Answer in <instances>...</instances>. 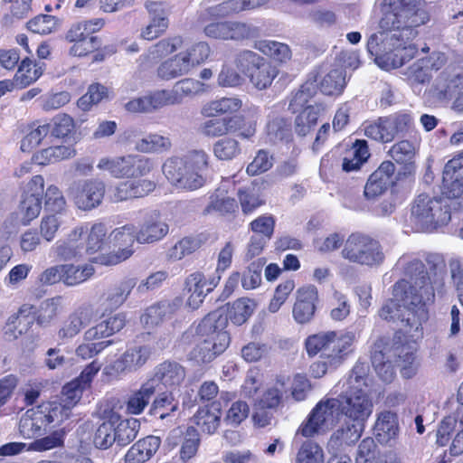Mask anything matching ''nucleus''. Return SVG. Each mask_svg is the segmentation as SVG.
Listing matches in <instances>:
<instances>
[{
	"instance_id": "1",
	"label": "nucleus",
	"mask_w": 463,
	"mask_h": 463,
	"mask_svg": "<svg viewBox=\"0 0 463 463\" xmlns=\"http://www.w3.org/2000/svg\"><path fill=\"white\" fill-rule=\"evenodd\" d=\"M405 260V258L399 260L405 279L394 284L392 298L384 303L379 316L384 320L401 323L409 332L419 333L422 323L428 320L427 305L433 303L435 290L423 262L418 259Z\"/></svg>"
},
{
	"instance_id": "2",
	"label": "nucleus",
	"mask_w": 463,
	"mask_h": 463,
	"mask_svg": "<svg viewBox=\"0 0 463 463\" xmlns=\"http://www.w3.org/2000/svg\"><path fill=\"white\" fill-rule=\"evenodd\" d=\"M355 340L353 332H323L310 335L306 340V349L309 356L320 354V361L313 363L310 371L315 378L322 377L328 367L340 365L351 353V346Z\"/></svg>"
},
{
	"instance_id": "3",
	"label": "nucleus",
	"mask_w": 463,
	"mask_h": 463,
	"mask_svg": "<svg viewBox=\"0 0 463 463\" xmlns=\"http://www.w3.org/2000/svg\"><path fill=\"white\" fill-rule=\"evenodd\" d=\"M407 33L413 31H376L367 41V50L379 64L400 68L417 53L419 46L411 43ZM417 31H414V35Z\"/></svg>"
},
{
	"instance_id": "4",
	"label": "nucleus",
	"mask_w": 463,
	"mask_h": 463,
	"mask_svg": "<svg viewBox=\"0 0 463 463\" xmlns=\"http://www.w3.org/2000/svg\"><path fill=\"white\" fill-rule=\"evenodd\" d=\"M226 326L227 316L222 310H215L205 316L196 327L195 332L202 339L190 352V359L205 364L222 354L230 344Z\"/></svg>"
},
{
	"instance_id": "5",
	"label": "nucleus",
	"mask_w": 463,
	"mask_h": 463,
	"mask_svg": "<svg viewBox=\"0 0 463 463\" xmlns=\"http://www.w3.org/2000/svg\"><path fill=\"white\" fill-rule=\"evenodd\" d=\"M460 206L459 202L420 194L414 200L411 215L422 231L431 232L447 225L451 220L452 210H459Z\"/></svg>"
},
{
	"instance_id": "6",
	"label": "nucleus",
	"mask_w": 463,
	"mask_h": 463,
	"mask_svg": "<svg viewBox=\"0 0 463 463\" xmlns=\"http://www.w3.org/2000/svg\"><path fill=\"white\" fill-rule=\"evenodd\" d=\"M64 409L57 402H43L29 409L20 419L19 432L24 439L43 435L48 426L56 427L64 420Z\"/></svg>"
},
{
	"instance_id": "7",
	"label": "nucleus",
	"mask_w": 463,
	"mask_h": 463,
	"mask_svg": "<svg viewBox=\"0 0 463 463\" xmlns=\"http://www.w3.org/2000/svg\"><path fill=\"white\" fill-rule=\"evenodd\" d=\"M388 9L380 20V29H411L429 20L428 14L420 8L421 0H384Z\"/></svg>"
},
{
	"instance_id": "8",
	"label": "nucleus",
	"mask_w": 463,
	"mask_h": 463,
	"mask_svg": "<svg viewBox=\"0 0 463 463\" xmlns=\"http://www.w3.org/2000/svg\"><path fill=\"white\" fill-rule=\"evenodd\" d=\"M341 254L350 262L370 268L382 265L385 260L381 243L362 233L349 235L345 241Z\"/></svg>"
},
{
	"instance_id": "9",
	"label": "nucleus",
	"mask_w": 463,
	"mask_h": 463,
	"mask_svg": "<svg viewBox=\"0 0 463 463\" xmlns=\"http://www.w3.org/2000/svg\"><path fill=\"white\" fill-rule=\"evenodd\" d=\"M413 128L412 117L405 112H399L381 117L376 121L366 125L364 136L382 143L392 141L398 136H405Z\"/></svg>"
},
{
	"instance_id": "10",
	"label": "nucleus",
	"mask_w": 463,
	"mask_h": 463,
	"mask_svg": "<svg viewBox=\"0 0 463 463\" xmlns=\"http://www.w3.org/2000/svg\"><path fill=\"white\" fill-rule=\"evenodd\" d=\"M151 345H135L128 348L118 359L106 365L102 371L108 381L118 380L144 366L153 354Z\"/></svg>"
},
{
	"instance_id": "11",
	"label": "nucleus",
	"mask_w": 463,
	"mask_h": 463,
	"mask_svg": "<svg viewBox=\"0 0 463 463\" xmlns=\"http://www.w3.org/2000/svg\"><path fill=\"white\" fill-rule=\"evenodd\" d=\"M337 398L319 402L310 412L307 421L301 425L298 432L308 438L332 428L341 416Z\"/></svg>"
},
{
	"instance_id": "12",
	"label": "nucleus",
	"mask_w": 463,
	"mask_h": 463,
	"mask_svg": "<svg viewBox=\"0 0 463 463\" xmlns=\"http://www.w3.org/2000/svg\"><path fill=\"white\" fill-rule=\"evenodd\" d=\"M162 170L169 182L180 189L196 190L205 183L204 175L191 167H187L181 157L168 158L164 163Z\"/></svg>"
},
{
	"instance_id": "13",
	"label": "nucleus",
	"mask_w": 463,
	"mask_h": 463,
	"mask_svg": "<svg viewBox=\"0 0 463 463\" xmlns=\"http://www.w3.org/2000/svg\"><path fill=\"white\" fill-rule=\"evenodd\" d=\"M341 415L354 422L364 424L373 412V404L368 394L362 389L352 388L337 398Z\"/></svg>"
},
{
	"instance_id": "14",
	"label": "nucleus",
	"mask_w": 463,
	"mask_h": 463,
	"mask_svg": "<svg viewBox=\"0 0 463 463\" xmlns=\"http://www.w3.org/2000/svg\"><path fill=\"white\" fill-rule=\"evenodd\" d=\"M69 190L77 208L82 211H91L101 204L106 185L103 181L89 179L72 184Z\"/></svg>"
},
{
	"instance_id": "15",
	"label": "nucleus",
	"mask_w": 463,
	"mask_h": 463,
	"mask_svg": "<svg viewBox=\"0 0 463 463\" xmlns=\"http://www.w3.org/2000/svg\"><path fill=\"white\" fill-rule=\"evenodd\" d=\"M43 188L44 180L42 175H34L27 184L19 203V214L24 225H28L39 216L42 210Z\"/></svg>"
},
{
	"instance_id": "16",
	"label": "nucleus",
	"mask_w": 463,
	"mask_h": 463,
	"mask_svg": "<svg viewBox=\"0 0 463 463\" xmlns=\"http://www.w3.org/2000/svg\"><path fill=\"white\" fill-rule=\"evenodd\" d=\"M96 317L94 307L90 304L79 306L63 321L57 335L62 342H67L76 336L82 328L89 326Z\"/></svg>"
},
{
	"instance_id": "17",
	"label": "nucleus",
	"mask_w": 463,
	"mask_h": 463,
	"mask_svg": "<svg viewBox=\"0 0 463 463\" xmlns=\"http://www.w3.org/2000/svg\"><path fill=\"white\" fill-rule=\"evenodd\" d=\"M221 275L206 279L200 271L190 274L185 279V288L190 293L187 299V305L192 309H197L203 303V298L210 293L220 282Z\"/></svg>"
},
{
	"instance_id": "18",
	"label": "nucleus",
	"mask_w": 463,
	"mask_h": 463,
	"mask_svg": "<svg viewBox=\"0 0 463 463\" xmlns=\"http://www.w3.org/2000/svg\"><path fill=\"white\" fill-rule=\"evenodd\" d=\"M177 105L172 90H157L125 104L129 112H152L165 106Z\"/></svg>"
},
{
	"instance_id": "19",
	"label": "nucleus",
	"mask_w": 463,
	"mask_h": 463,
	"mask_svg": "<svg viewBox=\"0 0 463 463\" xmlns=\"http://www.w3.org/2000/svg\"><path fill=\"white\" fill-rule=\"evenodd\" d=\"M317 300L318 293L315 286L309 285L298 288L292 309L294 320L301 325L310 323L316 313Z\"/></svg>"
},
{
	"instance_id": "20",
	"label": "nucleus",
	"mask_w": 463,
	"mask_h": 463,
	"mask_svg": "<svg viewBox=\"0 0 463 463\" xmlns=\"http://www.w3.org/2000/svg\"><path fill=\"white\" fill-rule=\"evenodd\" d=\"M185 378L184 368L175 361H165L155 368L154 376L148 382H154V387L157 392L159 384L165 387L178 386Z\"/></svg>"
},
{
	"instance_id": "21",
	"label": "nucleus",
	"mask_w": 463,
	"mask_h": 463,
	"mask_svg": "<svg viewBox=\"0 0 463 463\" xmlns=\"http://www.w3.org/2000/svg\"><path fill=\"white\" fill-rule=\"evenodd\" d=\"M169 231L168 224L163 222L156 211L151 212L137 232V241L139 243H153L162 240Z\"/></svg>"
},
{
	"instance_id": "22",
	"label": "nucleus",
	"mask_w": 463,
	"mask_h": 463,
	"mask_svg": "<svg viewBox=\"0 0 463 463\" xmlns=\"http://www.w3.org/2000/svg\"><path fill=\"white\" fill-rule=\"evenodd\" d=\"M126 323V314L123 312L117 313L86 330L84 333V340L87 342H92L109 337L123 329Z\"/></svg>"
},
{
	"instance_id": "23",
	"label": "nucleus",
	"mask_w": 463,
	"mask_h": 463,
	"mask_svg": "<svg viewBox=\"0 0 463 463\" xmlns=\"http://www.w3.org/2000/svg\"><path fill=\"white\" fill-rule=\"evenodd\" d=\"M387 351L389 356L394 358L397 365L402 366V374L406 378H411L415 373V369L412 367L415 361V343L402 344L401 341H394Z\"/></svg>"
},
{
	"instance_id": "24",
	"label": "nucleus",
	"mask_w": 463,
	"mask_h": 463,
	"mask_svg": "<svg viewBox=\"0 0 463 463\" xmlns=\"http://www.w3.org/2000/svg\"><path fill=\"white\" fill-rule=\"evenodd\" d=\"M161 444L160 438L147 436L137 441L125 455V463H146L158 450Z\"/></svg>"
},
{
	"instance_id": "25",
	"label": "nucleus",
	"mask_w": 463,
	"mask_h": 463,
	"mask_svg": "<svg viewBox=\"0 0 463 463\" xmlns=\"http://www.w3.org/2000/svg\"><path fill=\"white\" fill-rule=\"evenodd\" d=\"M182 438L180 449V457L183 460L192 458L197 452L200 438L198 430L194 427H188L184 433L180 429L173 430L167 437V442L170 446L175 447L177 442L175 440Z\"/></svg>"
},
{
	"instance_id": "26",
	"label": "nucleus",
	"mask_w": 463,
	"mask_h": 463,
	"mask_svg": "<svg viewBox=\"0 0 463 463\" xmlns=\"http://www.w3.org/2000/svg\"><path fill=\"white\" fill-rule=\"evenodd\" d=\"M86 230L83 226L76 227L65 241H58L55 246L56 255L64 260L81 255L85 251L82 235Z\"/></svg>"
},
{
	"instance_id": "27",
	"label": "nucleus",
	"mask_w": 463,
	"mask_h": 463,
	"mask_svg": "<svg viewBox=\"0 0 463 463\" xmlns=\"http://www.w3.org/2000/svg\"><path fill=\"white\" fill-rule=\"evenodd\" d=\"M136 285V279L128 278L109 288L103 302L104 311L111 312L121 307Z\"/></svg>"
},
{
	"instance_id": "28",
	"label": "nucleus",
	"mask_w": 463,
	"mask_h": 463,
	"mask_svg": "<svg viewBox=\"0 0 463 463\" xmlns=\"http://www.w3.org/2000/svg\"><path fill=\"white\" fill-rule=\"evenodd\" d=\"M241 120L242 118L239 116L211 118L201 125L200 131L206 137H222L227 133L235 132L239 128Z\"/></svg>"
},
{
	"instance_id": "29",
	"label": "nucleus",
	"mask_w": 463,
	"mask_h": 463,
	"mask_svg": "<svg viewBox=\"0 0 463 463\" xmlns=\"http://www.w3.org/2000/svg\"><path fill=\"white\" fill-rule=\"evenodd\" d=\"M66 39L73 45L70 49V53L73 56H85L94 52L99 47V40L92 35L91 33L80 31H68Z\"/></svg>"
},
{
	"instance_id": "30",
	"label": "nucleus",
	"mask_w": 463,
	"mask_h": 463,
	"mask_svg": "<svg viewBox=\"0 0 463 463\" xmlns=\"http://www.w3.org/2000/svg\"><path fill=\"white\" fill-rule=\"evenodd\" d=\"M221 415L220 403L213 402L211 405L200 408L193 420L203 432L213 434L220 425Z\"/></svg>"
},
{
	"instance_id": "31",
	"label": "nucleus",
	"mask_w": 463,
	"mask_h": 463,
	"mask_svg": "<svg viewBox=\"0 0 463 463\" xmlns=\"http://www.w3.org/2000/svg\"><path fill=\"white\" fill-rule=\"evenodd\" d=\"M266 135L269 141L274 144L290 142L293 137L290 120L281 116H269L266 124Z\"/></svg>"
},
{
	"instance_id": "32",
	"label": "nucleus",
	"mask_w": 463,
	"mask_h": 463,
	"mask_svg": "<svg viewBox=\"0 0 463 463\" xmlns=\"http://www.w3.org/2000/svg\"><path fill=\"white\" fill-rule=\"evenodd\" d=\"M383 344V340H379L374 344L373 351L372 353V364L377 375L384 383H391L395 377V366L389 356V352L378 350Z\"/></svg>"
},
{
	"instance_id": "33",
	"label": "nucleus",
	"mask_w": 463,
	"mask_h": 463,
	"mask_svg": "<svg viewBox=\"0 0 463 463\" xmlns=\"http://www.w3.org/2000/svg\"><path fill=\"white\" fill-rule=\"evenodd\" d=\"M179 411V401L173 391L158 392L152 402L149 413L160 420L174 416Z\"/></svg>"
},
{
	"instance_id": "34",
	"label": "nucleus",
	"mask_w": 463,
	"mask_h": 463,
	"mask_svg": "<svg viewBox=\"0 0 463 463\" xmlns=\"http://www.w3.org/2000/svg\"><path fill=\"white\" fill-rule=\"evenodd\" d=\"M109 237L115 245L121 249L120 255L118 256L119 260H127L132 255L133 250L131 247L135 241H137V232L135 225L126 224L122 227L116 228L110 233Z\"/></svg>"
},
{
	"instance_id": "35",
	"label": "nucleus",
	"mask_w": 463,
	"mask_h": 463,
	"mask_svg": "<svg viewBox=\"0 0 463 463\" xmlns=\"http://www.w3.org/2000/svg\"><path fill=\"white\" fill-rule=\"evenodd\" d=\"M156 393L154 382H145L140 388L133 392L127 402V411L131 414H140Z\"/></svg>"
},
{
	"instance_id": "36",
	"label": "nucleus",
	"mask_w": 463,
	"mask_h": 463,
	"mask_svg": "<svg viewBox=\"0 0 463 463\" xmlns=\"http://www.w3.org/2000/svg\"><path fill=\"white\" fill-rule=\"evenodd\" d=\"M145 8L149 18V24L146 29H166L169 26L171 11L167 4L162 1H146Z\"/></svg>"
},
{
	"instance_id": "37",
	"label": "nucleus",
	"mask_w": 463,
	"mask_h": 463,
	"mask_svg": "<svg viewBox=\"0 0 463 463\" xmlns=\"http://www.w3.org/2000/svg\"><path fill=\"white\" fill-rule=\"evenodd\" d=\"M157 76L164 80L187 74L190 71L189 64L180 52L174 57L163 61L157 68Z\"/></svg>"
},
{
	"instance_id": "38",
	"label": "nucleus",
	"mask_w": 463,
	"mask_h": 463,
	"mask_svg": "<svg viewBox=\"0 0 463 463\" xmlns=\"http://www.w3.org/2000/svg\"><path fill=\"white\" fill-rule=\"evenodd\" d=\"M252 47L280 63L287 62L292 56L291 50L288 44L276 41H255Z\"/></svg>"
},
{
	"instance_id": "39",
	"label": "nucleus",
	"mask_w": 463,
	"mask_h": 463,
	"mask_svg": "<svg viewBox=\"0 0 463 463\" xmlns=\"http://www.w3.org/2000/svg\"><path fill=\"white\" fill-rule=\"evenodd\" d=\"M242 106V101L236 98H222L206 103L202 109V114L208 118L237 112Z\"/></svg>"
},
{
	"instance_id": "40",
	"label": "nucleus",
	"mask_w": 463,
	"mask_h": 463,
	"mask_svg": "<svg viewBox=\"0 0 463 463\" xmlns=\"http://www.w3.org/2000/svg\"><path fill=\"white\" fill-rule=\"evenodd\" d=\"M323 110L322 105L307 106L295 119V131L300 137L307 136L317 125L318 117Z\"/></svg>"
},
{
	"instance_id": "41",
	"label": "nucleus",
	"mask_w": 463,
	"mask_h": 463,
	"mask_svg": "<svg viewBox=\"0 0 463 463\" xmlns=\"http://www.w3.org/2000/svg\"><path fill=\"white\" fill-rule=\"evenodd\" d=\"M463 89V75L443 71L437 79L435 90L440 98L451 99Z\"/></svg>"
},
{
	"instance_id": "42",
	"label": "nucleus",
	"mask_w": 463,
	"mask_h": 463,
	"mask_svg": "<svg viewBox=\"0 0 463 463\" xmlns=\"http://www.w3.org/2000/svg\"><path fill=\"white\" fill-rule=\"evenodd\" d=\"M278 70L267 59H263L260 63L249 75L250 81L258 90L269 88L273 80L278 75Z\"/></svg>"
},
{
	"instance_id": "43",
	"label": "nucleus",
	"mask_w": 463,
	"mask_h": 463,
	"mask_svg": "<svg viewBox=\"0 0 463 463\" xmlns=\"http://www.w3.org/2000/svg\"><path fill=\"white\" fill-rule=\"evenodd\" d=\"M140 423L136 419L121 420L114 423V440L121 447L128 445L136 438L139 431Z\"/></svg>"
},
{
	"instance_id": "44",
	"label": "nucleus",
	"mask_w": 463,
	"mask_h": 463,
	"mask_svg": "<svg viewBox=\"0 0 463 463\" xmlns=\"http://www.w3.org/2000/svg\"><path fill=\"white\" fill-rule=\"evenodd\" d=\"M346 85V73L342 68L330 70L319 83L320 90L326 95H340Z\"/></svg>"
},
{
	"instance_id": "45",
	"label": "nucleus",
	"mask_w": 463,
	"mask_h": 463,
	"mask_svg": "<svg viewBox=\"0 0 463 463\" xmlns=\"http://www.w3.org/2000/svg\"><path fill=\"white\" fill-rule=\"evenodd\" d=\"M75 155L76 151L71 145L54 146L41 150L34 156V160L37 164L45 165L69 159Z\"/></svg>"
},
{
	"instance_id": "46",
	"label": "nucleus",
	"mask_w": 463,
	"mask_h": 463,
	"mask_svg": "<svg viewBox=\"0 0 463 463\" xmlns=\"http://www.w3.org/2000/svg\"><path fill=\"white\" fill-rule=\"evenodd\" d=\"M375 430L381 440L391 442L398 435L397 415L391 411L382 412L376 420Z\"/></svg>"
},
{
	"instance_id": "47",
	"label": "nucleus",
	"mask_w": 463,
	"mask_h": 463,
	"mask_svg": "<svg viewBox=\"0 0 463 463\" xmlns=\"http://www.w3.org/2000/svg\"><path fill=\"white\" fill-rule=\"evenodd\" d=\"M119 420V415L112 412L108 420L103 421L96 430L93 436V444L100 449H109L114 440V423Z\"/></svg>"
},
{
	"instance_id": "48",
	"label": "nucleus",
	"mask_w": 463,
	"mask_h": 463,
	"mask_svg": "<svg viewBox=\"0 0 463 463\" xmlns=\"http://www.w3.org/2000/svg\"><path fill=\"white\" fill-rule=\"evenodd\" d=\"M364 424L354 422L347 423L337 429L331 436L330 441L336 446L354 445L361 438Z\"/></svg>"
},
{
	"instance_id": "49",
	"label": "nucleus",
	"mask_w": 463,
	"mask_h": 463,
	"mask_svg": "<svg viewBox=\"0 0 463 463\" xmlns=\"http://www.w3.org/2000/svg\"><path fill=\"white\" fill-rule=\"evenodd\" d=\"M94 272L92 265L62 264L63 284L68 287L77 286L92 277Z\"/></svg>"
},
{
	"instance_id": "50",
	"label": "nucleus",
	"mask_w": 463,
	"mask_h": 463,
	"mask_svg": "<svg viewBox=\"0 0 463 463\" xmlns=\"http://www.w3.org/2000/svg\"><path fill=\"white\" fill-rule=\"evenodd\" d=\"M33 306L30 304H24L19 308L18 312L11 316L8 319L7 326L9 331L13 334V338H17L24 331L27 330V326L32 324L34 317H30L33 313Z\"/></svg>"
},
{
	"instance_id": "51",
	"label": "nucleus",
	"mask_w": 463,
	"mask_h": 463,
	"mask_svg": "<svg viewBox=\"0 0 463 463\" xmlns=\"http://www.w3.org/2000/svg\"><path fill=\"white\" fill-rule=\"evenodd\" d=\"M175 310V305L168 301H162L147 307L141 320L146 326H156L165 319L170 318Z\"/></svg>"
},
{
	"instance_id": "52",
	"label": "nucleus",
	"mask_w": 463,
	"mask_h": 463,
	"mask_svg": "<svg viewBox=\"0 0 463 463\" xmlns=\"http://www.w3.org/2000/svg\"><path fill=\"white\" fill-rule=\"evenodd\" d=\"M43 74V69L33 63L29 58L22 61L15 73V81L18 89H24L36 81Z\"/></svg>"
},
{
	"instance_id": "53",
	"label": "nucleus",
	"mask_w": 463,
	"mask_h": 463,
	"mask_svg": "<svg viewBox=\"0 0 463 463\" xmlns=\"http://www.w3.org/2000/svg\"><path fill=\"white\" fill-rule=\"evenodd\" d=\"M172 146L168 137L149 134L136 142V149L142 153H161L170 149Z\"/></svg>"
},
{
	"instance_id": "54",
	"label": "nucleus",
	"mask_w": 463,
	"mask_h": 463,
	"mask_svg": "<svg viewBox=\"0 0 463 463\" xmlns=\"http://www.w3.org/2000/svg\"><path fill=\"white\" fill-rule=\"evenodd\" d=\"M86 388L82 386L76 379L66 383L62 387L61 402H58L65 411L64 420L68 419L71 414V408L80 400L82 392Z\"/></svg>"
},
{
	"instance_id": "55",
	"label": "nucleus",
	"mask_w": 463,
	"mask_h": 463,
	"mask_svg": "<svg viewBox=\"0 0 463 463\" xmlns=\"http://www.w3.org/2000/svg\"><path fill=\"white\" fill-rule=\"evenodd\" d=\"M177 105L181 104L184 98L193 97L204 91V84L200 80L186 78L177 81L172 89Z\"/></svg>"
},
{
	"instance_id": "56",
	"label": "nucleus",
	"mask_w": 463,
	"mask_h": 463,
	"mask_svg": "<svg viewBox=\"0 0 463 463\" xmlns=\"http://www.w3.org/2000/svg\"><path fill=\"white\" fill-rule=\"evenodd\" d=\"M255 307L253 301L248 298L237 299L228 310V314L222 311L224 316H227V320L230 318L231 321L235 325H242L251 316Z\"/></svg>"
},
{
	"instance_id": "57",
	"label": "nucleus",
	"mask_w": 463,
	"mask_h": 463,
	"mask_svg": "<svg viewBox=\"0 0 463 463\" xmlns=\"http://www.w3.org/2000/svg\"><path fill=\"white\" fill-rule=\"evenodd\" d=\"M50 125V132L55 137L70 139L75 134L74 119L68 114H57Z\"/></svg>"
},
{
	"instance_id": "58",
	"label": "nucleus",
	"mask_w": 463,
	"mask_h": 463,
	"mask_svg": "<svg viewBox=\"0 0 463 463\" xmlns=\"http://www.w3.org/2000/svg\"><path fill=\"white\" fill-rule=\"evenodd\" d=\"M97 166L100 170L109 171L116 178L129 177L128 156L114 158L103 157Z\"/></svg>"
},
{
	"instance_id": "59",
	"label": "nucleus",
	"mask_w": 463,
	"mask_h": 463,
	"mask_svg": "<svg viewBox=\"0 0 463 463\" xmlns=\"http://www.w3.org/2000/svg\"><path fill=\"white\" fill-rule=\"evenodd\" d=\"M324 460L323 449L312 440H306L298 449L296 463H321Z\"/></svg>"
},
{
	"instance_id": "60",
	"label": "nucleus",
	"mask_w": 463,
	"mask_h": 463,
	"mask_svg": "<svg viewBox=\"0 0 463 463\" xmlns=\"http://www.w3.org/2000/svg\"><path fill=\"white\" fill-rule=\"evenodd\" d=\"M391 157L400 165H404L406 170H410L414 157V146L408 140L395 143L390 149Z\"/></svg>"
},
{
	"instance_id": "61",
	"label": "nucleus",
	"mask_w": 463,
	"mask_h": 463,
	"mask_svg": "<svg viewBox=\"0 0 463 463\" xmlns=\"http://www.w3.org/2000/svg\"><path fill=\"white\" fill-rule=\"evenodd\" d=\"M238 209V203L234 198L222 194H213L210 202L204 209V213L216 212L222 215L235 213Z\"/></svg>"
},
{
	"instance_id": "62",
	"label": "nucleus",
	"mask_w": 463,
	"mask_h": 463,
	"mask_svg": "<svg viewBox=\"0 0 463 463\" xmlns=\"http://www.w3.org/2000/svg\"><path fill=\"white\" fill-rule=\"evenodd\" d=\"M106 234L107 229L105 224L101 222L93 224L85 241V252L93 254L100 250L105 243Z\"/></svg>"
},
{
	"instance_id": "63",
	"label": "nucleus",
	"mask_w": 463,
	"mask_h": 463,
	"mask_svg": "<svg viewBox=\"0 0 463 463\" xmlns=\"http://www.w3.org/2000/svg\"><path fill=\"white\" fill-rule=\"evenodd\" d=\"M373 438L364 439L357 449L355 463H378L381 455Z\"/></svg>"
},
{
	"instance_id": "64",
	"label": "nucleus",
	"mask_w": 463,
	"mask_h": 463,
	"mask_svg": "<svg viewBox=\"0 0 463 463\" xmlns=\"http://www.w3.org/2000/svg\"><path fill=\"white\" fill-rule=\"evenodd\" d=\"M213 154L220 160H232L241 154L239 142L231 137L222 138L213 145Z\"/></svg>"
}]
</instances>
